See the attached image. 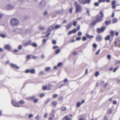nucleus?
Masks as SVG:
<instances>
[{"instance_id": "obj_1", "label": "nucleus", "mask_w": 120, "mask_h": 120, "mask_svg": "<svg viewBox=\"0 0 120 120\" xmlns=\"http://www.w3.org/2000/svg\"><path fill=\"white\" fill-rule=\"evenodd\" d=\"M53 25L50 26L49 27L47 30L46 33V37H48L49 35L50 34V32L53 30V29H57L60 28L61 26L60 25H56L54 27L53 26Z\"/></svg>"}, {"instance_id": "obj_2", "label": "nucleus", "mask_w": 120, "mask_h": 120, "mask_svg": "<svg viewBox=\"0 0 120 120\" xmlns=\"http://www.w3.org/2000/svg\"><path fill=\"white\" fill-rule=\"evenodd\" d=\"M99 14L101 15V16L98 15H96L95 21L97 22H101L102 20V18L104 17V14L102 11L101 10L99 12Z\"/></svg>"}, {"instance_id": "obj_3", "label": "nucleus", "mask_w": 120, "mask_h": 120, "mask_svg": "<svg viewBox=\"0 0 120 120\" xmlns=\"http://www.w3.org/2000/svg\"><path fill=\"white\" fill-rule=\"evenodd\" d=\"M19 23V20L16 18L12 19L10 20V24L12 26H17Z\"/></svg>"}, {"instance_id": "obj_4", "label": "nucleus", "mask_w": 120, "mask_h": 120, "mask_svg": "<svg viewBox=\"0 0 120 120\" xmlns=\"http://www.w3.org/2000/svg\"><path fill=\"white\" fill-rule=\"evenodd\" d=\"M75 6V12L77 13L81 11L82 8L78 4V2L75 1L74 2Z\"/></svg>"}, {"instance_id": "obj_5", "label": "nucleus", "mask_w": 120, "mask_h": 120, "mask_svg": "<svg viewBox=\"0 0 120 120\" xmlns=\"http://www.w3.org/2000/svg\"><path fill=\"white\" fill-rule=\"evenodd\" d=\"M106 27L105 26H102L100 28H98L97 29L96 31L98 34L103 32L105 30Z\"/></svg>"}, {"instance_id": "obj_6", "label": "nucleus", "mask_w": 120, "mask_h": 120, "mask_svg": "<svg viewBox=\"0 0 120 120\" xmlns=\"http://www.w3.org/2000/svg\"><path fill=\"white\" fill-rule=\"evenodd\" d=\"M52 86V85L50 84H49L48 86L46 85L43 86H42V89L44 90H49L51 89V87Z\"/></svg>"}, {"instance_id": "obj_7", "label": "nucleus", "mask_w": 120, "mask_h": 120, "mask_svg": "<svg viewBox=\"0 0 120 120\" xmlns=\"http://www.w3.org/2000/svg\"><path fill=\"white\" fill-rule=\"evenodd\" d=\"M11 102L12 105L15 106L19 107L21 106L20 105H19L18 102H16L14 100H12Z\"/></svg>"}, {"instance_id": "obj_8", "label": "nucleus", "mask_w": 120, "mask_h": 120, "mask_svg": "<svg viewBox=\"0 0 120 120\" xmlns=\"http://www.w3.org/2000/svg\"><path fill=\"white\" fill-rule=\"evenodd\" d=\"M114 45L115 46H118L120 47V40L118 39H117L115 40L114 42Z\"/></svg>"}, {"instance_id": "obj_9", "label": "nucleus", "mask_w": 120, "mask_h": 120, "mask_svg": "<svg viewBox=\"0 0 120 120\" xmlns=\"http://www.w3.org/2000/svg\"><path fill=\"white\" fill-rule=\"evenodd\" d=\"M96 39L97 41H100L102 39L101 36L100 35H98L96 38Z\"/></svg>"}, {"instance_id": "obj_10", "label": "nucleus", "mask_w": 120, "mask_h": 120, "mask_svg": "<svg viewBox=\"0 0 120 120\" xmlns=\"http://www.w3.org/2000/svg\"><path fill=\"white\" fill-rule=\"evenodd\" d=\"M79 1L80 3L82 4H83L90 3L87 0H79Z\"/></svg>"}, {"instance_id": "obj_11", "label": "nucleus", "mask_w": 120, "mask_h": 120, "mask_svg": "<svg viewBox=\"0 0 120 120\" xmlns=\"http://www.w3.org/2000/svg\"><path fill=\"white\" fill-rule=\"evenodd\" d=\"M32 44V42L31 41L29 40L27 42L23 44V45L25 47L27 46L28 45H31Z\"/></svg>"}, {"instance_id": "obj_12", "label": "nucleus", "mask_w": 120, "mask_h": 120, "mask_svg": "<svg viewBox=\"0 0 120 120\" xmlns=\"http://www.w3.org/2000/svg\"><path fill=\"white\" fill-rule=\"evenodd\" d=\"M10 66L11 67L15 68L16 69H19V67L13 63H11L10 64Z\"/></svg>"}, {"instance_id": "obj_13", "label": "nucleus", "mask_w": 120, "mask_h": 120, "mask_svg": "<svg viewBox=\"0 0 120 120\" xmlns=\"http://www.w3.org/2000/svg\"><path fill=\"white\" fill-rule=\"evenodd\" d=\"M31 100H33L35 103H36L38 101V98L35 99V96L34 95H33V96L31 97Z\"/></svg>"}, {"instance_id": "obj_14", "label": "nucleus", "mask_w": 120, "mask_h": 120, "mask_svg": "<svg viewBox=\"0 0 120 120\" xmlns=\"http://www.w3.org/2000/svg\"><path fill=\"white\" fill-rule=\"evenodd\" d=\"M76 32V29H74L70 31L68 33V35H70L72 33L74 34Z\"/></svg>"}, {"instance_id": "obj_15", "label": "nucleus", "mask_w": 120, "mask_h": 120, "mask_svg": "<svg viewBox=\"0 0 120 120\" xmlns=\"http://www.w3.org/2000/svg\"><path fill=\"white\" fill-rule=\"evenodd\" d=\"M116 3V2L115 1H112V9H114L116 7V5H115Z\"/></svg>"}, {"instance_id": "obj_16", "label": "nucleus", "mask_w": 120, "mask_h": 120, "mask_svg": "<svg viewBox=\"0 0 120 120\" xmlns=\"http://www.w3.org/2000/svg\"><path fill=\"white\" fill-rule=\"evenodd\" d=\"M62 120H71V119L69 118L68 115H66L63 118Z\"/></svg>"}, {"instance_id": "obj_17", "label": "nucleus", "mask_w": 120, "mask_h": 120, "mask_svg": "<svg viewBox=\"0 0 120 120\" xmlns=\"http://www.w3.org/2000/svg\"><path fill=\"white\" fill-rule=\"evenodd\" d=\"M72 26V23L71 22L69 23L67 26L66 27L67 29H68L70 28Z\"/></svg>"}, {"instance_id": "obj_18", "label": "nucleus", "mask_w": 120, "mask_h": 120, "mask_svg": "<svg viewBox=\"0 0 120 120\" xmlns=\"http://www.w3.org/2000/svg\"><path fill=\"white\" fill-rule=\"evenodd\" d=\"M5 48L6 49L8 50H10L11 49V47L9 45H5Z\"/></svg>"}, {"instance_id": "obj_19", "label": "nucleus", "mask_w": 120, "mask_h": 120, "mask_svg": "<svg viewBox=\"0 0 120 120\" xmlns=\"http://www.w3.org/2000/svg\"><path fill=\"white\" fill-rule=\"evenodd\" d=\"M19 105H22L24 104L25 102L23 100H21L18 102Z\"/></svg>"}, {"instance_id": "obj_20", "label": "nucleus", "mask_w": 120, "mask_h": 120, "mask_svg": "<svg viewBox=\"0 0 120 120\" xmlns=\"http://www.w3.org/2000/svg\"><path fill=\"white\" fill-rule=\"evenodd\" d=\"M96 23L97 22H96L95 21L91 22L90 24V27L94 26Z\"/></svg>"}, {"instance_id": "obj_21", "label": "nucleus", "mask_w": 120, "mask_h": 120, "mask_svg": "<svg viewBox=\"0 0 120 120\" xmlns=\"http://www.w3.org/2000/svg\"><path fill=\"white\" fill-rule=\"evenodd\" d=\"M87 37L89 39L93 38L94 37V36L93 35H90L88 34H87L86 35Z\"/></svg>"}, {"instance_id": "obj_22", "label": "nucleus", "mask_w": 120, "mask_h": 120, "mask_svg": "<svg viewBox=\"0 0 120 120\" xmlns=\"http://www.w3.org/2000/svg\"><path fill=\"white\" fill-rule=\"evenodd\" d=\"M61 109L62 111L63 112L66 111L67 110V108L65 106H63L61 107Z\"/></svg>"}, {"instance_id": "obj_23", "label": "nucleus", "mask_w": 120, "mask_h": 120, "mask_svg": "<svg viewBox=\"0 0 120 120\" xmlns=\"http://www.w3.org/2000/svg\"><path fill=\"white\" fill-rule=\"evenodd\" d=\"M31 45L34 47H37V44L35 42H34L32 43Z\"/></svg>"}, {"instance_id": "obj_24", "label": "nucleus", "mask_w": 120, "mask_h": 120, "mask_svg": "<svg viewBox=\"0 0 120 120\" xmlns=\"http://www.w3.org/2000/svg\"><path fill=\"white\" fill-rule=\"evenodd\" d=\"M111 22V20H110L109 21H105V24L106 25H107L110 24Z\"/></svg>"}, {"instance_id": "obj_25", "label": "nucleus", "mask_w": 120, "mask_h": 120, "mask_svg": "<svg viewBox=\"0 0 120 120\" xmlns=\"http://www.w3.org/2000/svg\"><path fill=\"white\" fill-rule=\"evenodd\" d=\"M110 37L109 35H108L105 38V40H107L110 39Z\"/></svg>"}, {"instance_id": "obj_26", "label": "nucleus", "mask_w": 120, "mask_h": 120, "mask_svg": "<svg viewBox=\"0 0 120 120\" xmlns=\"http://www.w3.org/2000/svg\"><path fill=\"white\" fill-rule=\"evenodd\" d=\"M50 69V68L49 67H48L46 68L45 69V70L46 71H48Z\"/></svg>"}, {"instance_id": "obj_27", "label": "nucleus", "mask_w": 120, "mask_h": 120, "mask_svg": "<svg viewBox=\"0 0 120 120\" xmlns=\"http://www.w3.org/2000/svg\"><path fill=\"white\" fill-rule=\"evenodd\" d=\"M7 7L8 9H10L13 8V6H11L9 4L7 5Z\"/></svg>"}, {"instance_id": "obj_28", "label": "nucleus", "mask_w": 120, "mask_h": 120, "mask_svg": "<svg viewBox=\"0 0 120 120\" xmlns=\"http://www.w3.org/2000/svg\"><path fill=\"white\" fill-rule=\"evenodd\" d=\"M31 73V74H34L35 73V71L34 69H30Z\"/></svg>"}, {"instance_id": "obj_29", "label": "nucleus", "mask_w": 120, "mask_h": 120, "mask_svg": "<svg viewBox=\"0 0 120 120\" xmlns=\"http://www.w3.org/2000/svg\"><path fill=\"white\" fill-rule=\"evenodd\" d=\"M81 102H78L77 103L76 105V107H80L81 105Z\"/></svg>"}, {"instance_id": "obj_30", "label": "nucleus", "mask_w": 120, "mask_h": 120, "mask_svg": "<svg viewBox=\"0 0 120 120\" xmlns=\"http://www.w3.org/2000/svg\"><path fill=\"white\" fill-rule=\"evenodd\" d=\"M38 29H39L40 30H43L44 29V28L42 26H39L38 27Z\"/></svg>"}, {"instance_id": "obj_31", "label": "nucleus", "mask_w": 120, "mask_h": 120, "mask_svg": "<svg viewBox=\"0 0 120 120\" xmlns=\"http://www.w3.org/2000/svg\"><path fill=\"white\" fill-rule=\"evenodd\" d=\"M111 36L112 37H113L114 35V33L113 31H111L110 33Z\"/></svg>"}, {"instance_id": "obj_32", "label": "nucleus", "mask_w": 120, "mask_h": 120, "mask_svg": "<svg viewBox=\"0 0 120 120\" xmlns=\"http://www.w3.org/2000/svg\"><path fill=\"white\" fill-rule=\"evenodd\" d=\"M60 50L59 49L56 50L55 51V54H57L58 53L60 52Z\"/></svg>"}, {"instance_id": "obj_33", "label": "nucleus", "mask_w": 120, "mask_h": 120, "mask_svg": "<svg viewBox=\"0 0 120 120\" xmlns=\"http://www.w3.org/2000/svg\"><path fill=\"white\" fill-rule=\"evenodd\" d=\"M0 36L2 38H4L6 37V36L3 34H0Z\"/></svg>"}, {"instance_id": "obj_34", "label": "nucleus", "mask_w": 120, "mask_h": 120, "mask_svg": "<svg viewBox=\"0 0 120 120\" xmlns=\"http://www.w3.org/2000/svg\"><path fill=\"white\" fill-rule=\"evenodd\" d=\"M53 106L56 105L57 104V102L56 101H53L52 103Z\"/></svg>"}, {"instance_id": "obj_35", "label": "nucleus", "mask_w": 120, "mask_h": 120, "mask_svg": "<svg viewBox=\"0 0 120 120\" xmlns=\"http://www.w3.org/2000/svg\"><path fill=\"white\" fill-rule=\"evenodd\" d=\"M58 96V95L57 94H53L52 95V97L53 98H56Z\"/></svg>"}, {"instance_id": "obj_36", "label": "nucleus", "mask_w": 120, "mask_h": 120, "mask_svg": "<svg viewBox=\"0 0 120 120\" xmlns=\"http://www.w3.org/2000/svg\"><path fill=\"white\" fill-rule=\"evenodd\" d=\"M99 75V73L98 71H97L96 72L95 74V76L96 77L98 76Z\"/></svg>"}, {"instance_id": "obj_37", "label": "nucleus", "mask_w": 120, "mask_h": 120, "mask_svg": "<svg viewBox=\"0 0 120 120\" xmlns=\"http://www.w3.org/2000/svg\"><path fill=\"white\" fill-rule=\"evenodd\" d=\"M63 99V97L62 96H60L59 97L58 99V100L59 101H61Z\"/></svg>"}, {"instance_id": "obj_38", "label": "nucleus", "mask_w": 120, "mask_h": 120, "mask_svg": "<svg viewBox=\"0 0 120 120\" xmlns=\"http://www.w3.org/2000/svg\"><path fill=\"white\" fill-rule=\"evenodd\" d=\"M77 24V22L76 21H74L73 23V25L74 26H75Z\"/></svg>"}, {"instance_id": "obj_39", "label": "nucleus", "mask_w": 120, "mask_h": 120, "mask_svg": "<svg viewBox=\"0 0 120 120\" xmlns=\"http://www.w3.org/2000/svg\"><path fill=\"white\" fill-rule=\"evenodd\" d=\"M105 1V0H99L98 2L99 3H101L102 2L104 3Z\"/></svg>"}, {"instance_id": "obj_40", "label": "nucleus", "mask_w": 120, "mask_h": 120, "mask_svg": "<svg viewBox=\"0 0 120 120\" xmlns=\"http://www.w3.org/2000/svg\"><path fill=\"white\" fill-rule=\"evenodd\" d=\"M108 85V83H106L103 85V87H104V88H106L107 86Z\"/></svg>"}, {"instance_id": "obj_41", "label": "nucleus", "mask_w": 120, "mask_h": 120, "mask_svg": "<svg viewBox=\"0 0 120 120\" xmlns=\"http://www.w3.org/2000/svg\"><path fill=\"white\" fill-rule=\"evenodd\" d=\"M44 96V94H40L39 96L41 98H42Z\"/></svg>"}, {"instance_id": "obj_42", "label": "nucleus", "mask_w": 120, "mask_h": 120, "mask_svg": "<svg viewBox=\"0 0 120 120\" xmlns=\"http://www.w3.org/2000/svg\"><path fill=\"white\" fill-rule=\"evenodd\" d=\"M117 21V20L116 19H114L113 20V23H116Z\"/></svg>"}, {"instance_id": "obj_43", "label": "nucleus", "mask_w": 120, "mask_h": 120, "mask_svg": "<svg viewBox=\"0 0 120 120\" xmlns=\"http://www.w3.org/2000/svg\"><path fill=\"white\" fill-rule=\"evenodd\" d=\"M93 46L94 48H96L97 47V45L95 43H94L93 45Z\"/></svg>"}, {"instance_id": "obj_44", "label": "nucleus", "mask_w": 120, "mask_h": 120, "mask_svg": "<svg viewBox=\"0 0 120 120\" xmlns=\"http://www.w3.org/2000/svg\"><path fill=\"white\" fill-rule=\"evenodd\" d=\"M52 43L54 45H55L56 44V41L55 40H53L52 41Z\"/></svg>"}, {"instance_id": "obj_45", "label": "nucleus", "mask_w": 120, "mask_h": 120, "mask_svg": "<svg viewBox=\"0 0 120 120\" xmlns=\"http://www.w3.org/2000/svg\"><path fill=\"white\" fill-rule=\"evenodd\" d=\"M47 40L45 39H43L42 40V42L43 44H45Z\"/></svg>"}, {"instance_id": "obj_46", "label": "nucleus", "mask_w": 120, "mask_h": 120, "mask_svg": "<svg viewBox=\"0 0 120 120\" xmlns=\"http://www.w3.org/2000/svg\"><path fill=\"white\" fill-rule=\"evenodd\" d=\"M22 46L21 45H19V46L18 48L20 50L22 49Z\"/></svg>"}, {"instance_id": "obj_47", "label": "nucleus", "mask_w": 120, "mask_h": 120, "mask_svg": "<svg viewBox=\"0 0 120 120\" xmlns=\"http://www.w3.org/2000/svg\"><path fill=\"white\" fill-rule=\"evenodd\" d=\"M107 58L108 60H110L111 58L110 55L109 54H108L107 55Z\"/></svg>"}, {"instance_id": "obj_48", "label": "nucleus", "mask_w": 120, "mask_h": 120, "mask_svg": "<svg viewBox=\"0 0 120 120\" xmlns=\"http://www.w3.org/2000/svg\"><path fill=\"white\" fill-rule=\"evenodd\" d=\"M99 3L98 2H95L94 3V5L96 6H98L99 5Z\"/></svg>"}, {"instance_id": "obj_49", "label": "nucleus", "mask_w": 120, "mask_h": 120, "mask_svg": "<svg viewBox=\"0 0 120 120\" xmlns=\"http://www.w3.org/2000/svg\"><path fill=\"white\" fill-rule=\"evenodd\" d=\"M81 39V38L80 37H77L76 38V40L77 41H79Z\"/></svg>"}, {"instance_id": "obj_50", "label": "nucleus", "mask_w": 120, "mask_h": 120, "mask_svg": "<svg viewBox=\"0 0 120 120\" xmlns=\"http://www.w3.org/2000/svg\"><path fill=\"white\" fill-rule=\"evenodd\" d=\"M87 39V38L85 37H82V40L83 41H85Z\"/></svg>"}, {"instance_id": "obj_51", "label": "nucleus", "mask_w": 120, "mask_h": 120, "mask_svg": "<svg viewBox=\"0 0 120 120\" xmlns=\"http://www.w3.org/2000/svg\"><path fill=\"white\" fill-rule=\"evenodd\" d=\"M77 52L76 51L73 52L72 53V54L74 55H77Z\"/></svg>"}, {"instance_id": "obj_52", "label": "nucleus", "mask_w": 120, "mask_h": 120, "mask_svg": "<svg viewBox=\"0 0 120 120\" xmlns=\"http://www.w3.org/2000/svg\"><path fill=\"white\" fill-rule=\"evenodd\" d=\"M100 49H99L98 51L95 53V54L96 55H97L100 52Z\"/></svg>"}, {"instance_id": "obj_53", "label": "nucleus", "mask_w": 120, "mask_h": 120, "mask_svg": "<svg viewBox=\"0 0 120 120\" xmlns=\"http://www.w3.org/2000/svg\"><path fill=\"white\" fill-rule=\"evenodd\" d=\"M119 67H117V68H115L113 71V72H115L117 70V69Z\"/></svg>"}, {"instance_id": "obj_54", "label": "nucleus", "mask_w": 120, "mask_h": 120, "mask_svg": "<svg viewBox=\"0 0 120 120\" xmlns=\"http://www.w3.org/2000/svg\"><path fill=\"white\" fill-rule=\"evenodd\" d=\"M72 8H70L69 10V12L70 13H72Z\"/></svg>"}, {"instance_id": "obj_55", "label": "nucleus", "mask_w": 120, "mask_h": 120, "mask_svg": "<svg viewBox=\"0 0 120 120\" xmlns=\"http://www.w3.org/2000/svg\"><path fill=\"white\" fill-rule=\"evenodd\" d=\"M108 119L107 116H105L103 119V120H108Z\"/></svg>"}, {"instance_id": "obj_56", "label": "nucleus", "mask_w": 120, "mask_h": 120, "mask_svg": "<svg viewBox=\"0 0 120 120\" xmlns=\"http://www.w3.org/2000/svg\"><path fill=\"white\" fill-rule=\"evenodd\" d=\"M50 101V99H47L45 101V104H46L48 103Z\"/></svg>"}, {"instance_id": "obj_57", "label": "nucleus", "mask_w": 120, "mask_h": 120, "mask_svg": "<svg viewBox=\"0 0 120 120\" xmlns=\"http://www.w3.org/2000/svg\"><path fill=\"white\" fill-rule=\"evenodd\" d=\"M26 59L28 60L30 58V55H28L26 56Z\"/></svg>"}, {"instance_id": "obj_58", "label": "nucleus", "mask_w": 120, "mask_h": 120, "mask_svg": "<svg viewBox=\"0 0 120 120\" xmlns=\"http://www.w3.org/2000/svg\"><path fill=\"white\" fill-rule=\"evenodd\" d=\"M82 33L80 31H79L78 33V35L79 36H81L82 35Z\"/></svg>"}, {"instance_id": "obj_59", "label": "nucleus", "mask_w": 120, "mask_h": 120, "mask_svg": "<svg viewBox=\"0 0 120 120\" xmlns=\"http://www.w3.org/2000/svg\"><path fill=\"white\" fill-rule=\"evenodd\" d=\"M33 116L32 114H30L29 115L28 117L29 118H30L32 117Z\"/></svg>"}, {"instance_id": "obj_60", "label": "nucleus", "mask_w": 120, "mask_h": 120, "mask_svg": "<svg viewBox=\"0 0 120 120\" xmlns=\"http://www.w3.org/2000/svg\"><path fill=\"white\" fill-rule=\"evenodd\" d=\"M29 71H30V69H27L25 70V72L26 73H29V72H30Z\"/></svg>"}, {"instance_id": "obj_61", "label": "nucleus", "mask_w": 120, "mask_h": 120, "mask_svg": "<svg viewBox=\"0 0 120 120\" xmlns=\"http://www.w3.org/2000/svg\"><path fill=\"white\" fill-rule=\"evenodd\" d=\"M48 14V13L47 11H45L44 13V15L45 16L46 15Z\"/></svg>"}, {"instance_id": "obj_62", "label": "nucleus", "mask_w": 120, "mask_h": 120, "mask_svg": "<svg viewBox=\"0 0 120 120\" xmlns=\"http://www.w3.org/2000/svg\"><path fill=\"white\" fill-rule=\"evenodd\" d=\"M58 48V47L56 46H54L53 47V49H56L57 48Z\"/></svg>"}, {"instance_id": "obj_63", "label": "nucleus", "mask_w": 120, "mask_h": 120, "mask_svg": "<svg viewBox=\"0 0 120 120\" xmlns=\"http://www.w3.org/2000/svg\"><path fill=\"white\" fill-rule=\"evenodd\" d=\"M44 74V72L43 71H41L39 73V75H42Z\"/></svg>"}, {"instance_id": "obj_64", "label": "nucleus", "mask_w": 120, "mask_h": 120, "mask_svg": "<svg viewBox=\"0 0 120 120\" xmlns=\"http://www.w3.org/2000/svg\"><path fill=\"white\" fill-rule=\"evenodd\" d=\"M113 104L115 105H116L117 104L116 101L115 100H114L113 101Z\"/></svg>"}]
</instances>
